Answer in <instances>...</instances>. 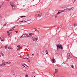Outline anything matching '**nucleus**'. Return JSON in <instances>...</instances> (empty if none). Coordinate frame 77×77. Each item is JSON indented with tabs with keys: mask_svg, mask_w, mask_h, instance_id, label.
Wrapping results in <instances>:
<instances>
[{
	"mask_svg": "<svg viewBox=\"0 0 77 77\" xmlns=\"http://www.w3.org/2000/svg\"><path fill=\"white\" fill-rule=\"evenodd\" d=\"M10 5L12 9H15V2H11L10 3Z\"/></svg>",
	"mask_w": 77,
	"mask_h": 77,
	"instance_id": "obj_1",
	"label": "nucleus"
},
{
	"mask_svg": "<svg viewBox=\"0 0 77 77\" xmlns=\"http://www.w3.org/2000/svg\"><path fill=\"white\" fill-rule=\"evenodd\" d=\"M57 50L58 51H59L60 49L61 50H63V46H62V45H60V44H59L57 45Z\"/></svg>",
	"mask_w": 77,
	"mask_h": 77,
	"instance_id": "obj_2",
	"label": "nucleus"
},
{
	"mask_svg": "<svg viewBox=\"0 0 77 77\" xmlns=\"http://www.w3.org/2000/svg\"><path fill=\"white\" fill-rule=\"evenodd\" d=\"M35 15L38 17H41L42 16L41 13L39 11L35 13Z\"/></svg>",
	"mask_w": 77,
	"mask_h": 77,
	"instance_id": "obj_3",
	"label": "nucleus"
},
{
	"mask_svg": "<svg viewBox=\"0 0 77 77\" xmlns=\"http://www.w3.org/2000/svg\"><path fill=\"white\" fill-rule=\"evenodd\" d=\"M71 57V55L70 54L68 53L67 54V58L68 59H69Z\"/></svg>",
	"mask_w": 77,
	"mask_h": 77,
	"instance_id": "obj_4",
	"label": "nucleus"
},
{
	"mask_svg": "<svg viewBox=\"0 0 77 77\" xmlns=\"http://www.w3.org/2000/svg\"><path fill=\"white\" fill-rule=\"evenodd\" d=\"M69 11V8H66V9H65L64 10H63V12H67V11Z\"/></svg>",
	"mask_w": 77,
	"mask_h": 77,
	"instance_id": "obj_5",
	"label": "nucleus"
},
{
	"mask_svg": "<svg viewBox=\"0 0 77 77\" xmlns=\"http://www.w3.org/2000/svg\"><path fill=\"white\" fill-rule=\"evenodd\" d=\"M26 36L27 37H28V35L26 34H23L21 36V37H22V38H24V37H26Z\"/></svg>",
	"mask_w": 77,
	"mask_h": 77,
	"instance_id": "obj_6",
	"label": "nucleus"
},
{
	"mask_svg": "<svg viewBox=\"0 0 77 77\" xmlns=\"http://www.w3.org/2000/svg\"><path fill=\"white\" fill-rule=\"evenodd\" d=\"M55 72L54 74V76L55 75H56V74H57V72H58V71H59V70L58 69H55Z\"/></svg>",
	"mask_w": 77,
	"mask_h": 77,
	"instance_id": "obj_7",
	"label": "nucleus"
},
{
	"mask_svg": "<svg viewBox=\"0 0 77 77\" xmlns=\"http://www.w3.org/2000/svg\"><path fill=\"white\" fill-rule=\"evenodd\" d=\"M7 63H3V62L2 63V64H0V66H3V65H6Z\"/></svg>",
	"mask_w": 77,
	"mask_h": 77,
	"instance_id": "obj_8",
	"label": "nucleus"
},
{
	"mask_svg": "<svg viewBox=\"0 0 77 77\" xmlns=\"http://www.w3.org/2000/svg\"><path fill=\"white\" fill-rule=\"evenodd\" d=\"M55 59H54V58H53V59L52 60V63H54L56 62V61H55Z\"/></svg>",
	"mask_w": 77,
	"mask_h": 77,
	"instance_id": "obj_9",
	"label": "nucleus"
},
{
	"mask_svg": "<svg viewBox=\"0 0 77 77\" xmlns=\"http://www.w3.org/2000/svg\"><path fill=\"white\" fill-rule=\"evenodd\" d=\"M35 41H38V37H37V36H35Z\"/></svg>",
	"mask_w": 77,
	"mask_h": 77,
	"instance_id": "obj_10",
	"label": "nucleus"
},
{
	"mask_svg": "<svg viewBox=\"0 0 77 77\" xmlns=\"http://www.w3.org/2000/svg\"><path fill=\"white\" fill-rule=\"evenodd\" d=\"M26 23H27L28 24H29L30 23V20H27L26 22Z\"/></svg>",
	"mask_w": 77,
	"mask_h": 77,
	"instance_id": "obj_11",
	"label": "nucleus"
},
{
	"mask_svg": "<svg viewBox=\"0 0 77 77\" xmlns=\"http://www.w3.org/2000/svg\"><path fill=\"white\" fill-rule=\"evenodd\" d=\"M0 40L2 41H3L4 39H3V37H0Z\"/></svg>",
	"mask_w": 77,
	"mask_h": 77,
	"instance_id": "obj_12",
	"label": "nucleus"
},
{
	"mask_svg": "<svg viewBox=\"0 0 77 77\" xmlns=\"http://www.w3.org/2000/svg\"><path fill=\"white\" fill-rule=\"evenodd\" d=\"M3 3H4L3 2L0 3V9L1 8V7H2V5L3 4Z\"/></svg>",
	"mask_w": 77,
	"mask_h": 77,
	"instance_id": "obj_13",
	"label": "nucleus"
},
{
	"mask_svg": "<svg viewBox=\"0 0 77 77\" xmlns=\"http://www.w3.org/2000/svg\"><path fill=\"white\" fill-rule=\"evenodd\" d=\"M32 33H30L29 34V35H28V37H29V38H30V37H32Z\"/></svg>",
	"mask_w": 77,
	"mask_h": 77,
	"instance_id": "obj_14",
	"label": "nucleus"
},
{
	"mask_svg": "<svg viewBox=\"0 0 77 77\" xmlns=\"http://www.w3.org/2000/svg\"><path fill=\"white\" fill-rule=\"evenodd\" d=\"M15 27V26H14L11 29H10V30L9 31V32H10V31H12V30H14V29Z\"/></svg>",
	"mask_w": 77,
	"mask_h": 77,
	"instance_id": "obj_15",
	"label": "nucleus"
},
{
	"mask_svg": "<svg viewBox=\"0 0 77 77\" xmlns=\"http://www.w3.org/2000/svg\"><path fill=\"white\" fill-rule=\"evenodd\" d=\"M68 6L66 5H63V8H66Z\"/></svg>",
	"mask_w": 77,
	"mask_h": 77,
	"instance_id": "obj_16",
	"label": "nucleus"
},
{
	"mask_svg": "<svg viewBox=\"0 0 77 77\" xmlns=\"http://www.w3.org/2000/svg\"><path fill=\"white\" fill-rule=\"evenodd\" d=\"M74 9V8L72 7L70 8H69V11H72V10H73V9Z\"/></svg>",
	"mask_w": 77,
	"mask_h": 77,
	"instance_id": "obj_17",
	"label": "nucleus"
},
{
	"mask_svg": "<svg viewBox=\"0 0 77 77\" xmlns=\"http://www.w3.org/2000/svg\"><path fill=\"white\" fill-rule=\"evenodd\" d=\"M18 48H17V50H18V49H20V45H18L17 46Z\"/></svg>",
	"mask_w": 77,
	"mask_h": 77,
	"instance_id": "obj_18",
	"label": "nucleus"
},
{
	"mask_svg": "<svg viewBox=\"0 0 77 77\" xmlns=\"http://www.w3.org/2000/svg\"><path fill=\"white\" fill-rule=\"evenodd\" d=\"M45 53L47 54H48V51L47 50H46L45 51Z\"/></svg>",
	"mask_w": 77,
	"mask_h": 77,
	"instance_id": "obj_19",
	"label": "nucleus"
},
{
	"mask_svg": "<svg viewBox=\"0 0 77 77\" xmlns=\"http://www.w3.org/2000/svg\"><path fill=\"white\" fill-rule=\"evenodd\" d=\"M77 24L76 23L75 24H74V27H76V26L77 27Z\"/></svg>",
	"mask_w": 77,
	"mask_h": 77,
	"instance_id": "obj_20",
	"label": "nucleus"
},
{
	"mask_svg": "<svg viewBox=\"0 0 77 77\" xmlns=\"http://www.w3.org/2000/svg\"><path fill=\"white\" fill-rule=\"evenodd\" d=\"M5 49H7V48H8V45H6L5 46Z\"/></svg>",
	"mask_w": 77,
	"mask_h": 77,
	"instance_id": "obj_21",
	"label": "nucleus"
},
{
	"mask_svg": "<svg viewBox=\"0 0 77 77\" xmlns=\"http://www.w3.org/2000/svg\"><path fill=\"white\" fill-rule=\"evenodd\" d=\"M21 22H22V23H26V21L24 20H23L21 21Z\"/></svg>",
	"mask_w": 77,
	"mask_h": 77,
	"instance_id": "obj_22",
	"label": "nucleus"
},
{
	"mask_svg": "<svg viewBox=\"0 0 77 77\" xmlns=\"http://www.w3.org/2000/svg\"><path fill=\"white\" fill-rule=\"evenodd\" d=\"M10 63H11V62H9V63L7 62V64H10Z\"/></svg>",
	"mask_w": 77,
	"mask_h": 77,
	"instance_id": "obj_23",
	"label": "nucleus"
},
{
	"mask_svg": "<svg viewBox=\"0 0 77 77\" xmlns=\"http://www.w3.org/2000/svg\"><path fill=\"white\" fill-rule=\"evenodd\" d=\"M27 60H28V62L29 63L30 62V59L29 58H27Z\"/></svg>",
	"mask_w": 77,
	"mask_h": 77,
	"instance_id": "obj_24",
	"label": "nucleus"
},
{
	"mask_svg": "<svg viewBox=\"0 0 77 77\" xmlns=\"http://www.w3.org/2000/svg\"><path fill=\"white\" fill-rule=\"evenodd\" d=\"M13 77H15V73H13Z\"/></svg>",
	"mask_w": 77,
	"mask_h": 77,
	"instance_id": "obj_25",
	"label": "nucleus"
},
{
	"mask_svg": "<svg viewBox=\"0 0 77 77\" xmlns=\"http://www.w3.org/2000/svg\"><path fill=\"white\" fill-rule=\"evenodd\" d=\"M1 55H2V56H4V54H3V53H1Z\"/></svg>",
	"mask_w": 77,
	"mask_h": 77,
	"instance_id": "obj_26",
	"label": "nucleus"
},
{
	"mask_svg": "<svg viewBox=\"0 0 77 77\" xmlns=\"http://www.w3.org/2000/svg\"><path fill=\"white\" fill-rule=\"evenodd\" d=\"M21 57L22 58H23V59H27V58H24L23 57Z\"/></svg>",
	"mask_w": 77,
	"mask_h": 77,
	"instance_id": "obj_27",
	"label": "nucleus"
},
{
	"mask_svg": "<svg viewBox=\"0 0 77 77\" xmlns=\"http://www.w3.org/2000/svg\"><path fill=\"white\" fill-rule=\"evenodd\" d=\"M26 17V16H22L20 17H21V18H23V17Z\"/></svg>",
	"mask_w": 77,
	"mask_h": 77,
	"instance_id": "obj_28",
	"label": "nucleus"
},
{
	"mask_svg": "<svg viewBox=\"0 0 77 77\" xmlns=\"http://www.w3.org/2000/svg\"><path fill=\"white\" fill-rule=\"evenodd\" d=\"M6 26V23H4V24L3 25L4 26Z\"/></svg>",
	"mask_w": 77,
	"mask_h": 77,
	"instance_id": "obj_29",
	"label": "nucleus"
},
{
	"mask_svg": "<svg viewBox=\"0 0 77 77\" xmlns=\"http://www.w3.org/2000/svg\"><path fill=\"white\" fill-rule=\"evenodd\" d=\"M35 38V37H32V39H34Z\"/></svg>",
	"mask_w": 77,
	"mask_h": 77,
	"instance_id": "obj_30",
	"label": "nucleus"
},
{
	"mask_svg": "<svg viewBox=\"0 0 77 77\" xmlns=\"http://www.w3.org/2000/svg\"><path fill=\"white\" fill-rule=\"evenodd\" d=\"M10 35H11V34H8V37H10Z\"/></svg>",
	"mask_w": 77,
	"mask_h": 77,
	"instance_id": "obj_31",
	"label": "nucleus"
},
{
	"mask_svg": "<svg viewBox=\"0 0 77 77\" xmlns=\"http://www.w3.org/2000/svg\"><path fill=\"white\" fill-rule=\"evenodd\" d=\"M37 57H38L39 56V54L38 53H37Z\"/></svg>",
	"mask_w": 77,
	"mask_h": 77,
	"instance_id": "obj_32",
	"label": "nucleus"
},
{
	"mask_svg": "<svg viewBox=\"0 0 77 77\" xmlns=\"http://www.w3.org/2000/svg\"><path fill=\"white\" fill-rule=\"evenodd\" d=\"M71 67L72 68H74V65H72V66H71Z\"/></svg>",
	"mask_w": 77,
	"mask_h": 77,
	"instance_id": "obj_33",
	"label": "nucleus"
},
{
	"mask_svg": "<svg viewBox=\"0 0 77 77\" xmlns=\"http://www.w3.org/2000/svg\"><path fill=\"white\" fill-rule=\"evenodd\" d=\"M60 13H61V12H58L57 14V15H59V14H60Z\"/></svg>",
	"mask_w": 77,
	"mask_h": 77,
	"instance_id": "obj_34",
	"label": "nucleus"
},
{
	"mask_svg": "<svg viewBox=\"0 0 77 77\" xmlns=\"http://www.w3.org/2000/svg\"><path fill=\"white\" fill-rule=\"evenodd\" d=\"M57 15H55V18H57Z\"/></svg>",
	"mask_w": 77,
	"mask_h": 77,
	"instance_id": "obj_35",
	"label": "nucleus"
},
{
	"mask_svg": "<svg viewBox=\"0 0 77 77\" xmlns=\"http://www.w3.org/2000/svg\"><path fill=\"white\" fill-rule=\"evenodd\" d=\"M34 29L35 30V31H37V30H38L36 29V28H34Z\"/></svg>",
	"mask_w": 77,
	"mask_h": 77,
	"instance_id": "obj_36",
	"label": "nucleus"
},
{
	"mask_svg": "<svg viewBox=\"0 0 77 77\" xmlns=\"http://www.w3.org/2000/svg\"><path fill=\"white\" fill-rule=\"evenodd\" d=\"M19 23H20V24H22V23H23V22H21V21H20V22H19Z\"/></svg>",
	"mask_w": 77,
	"mask_h": 77,
	"instance_id": "obj_37",
	"label": "nucleus"
},
{
	"mask_svg": "<svg viewBox=\"0 0 77 77\" xmlns=\"http://www.w3.org/2000/svg\"><path fill=\"white\" fill-rule=\"evenodd\" d=\"M11 48V46H9L8 47V49H10Z\"/></svg>",
	"mask_w": 77,
	"mask_h": 77,
	"instance_id": "obj_38",
	"label": "nucleus"
},
{
	"mask_svg": "<svg viewBox=\"0 0 77 77\" xmlns=\"http://www.w3.org/2000/svg\"><path fill=\"white\" fill-rule=\"evenodd\" d=\"M9 32V31H8L7 32V33L10 34L11 32Z\"/></svg>",
	"mask_w": 77,
	"mask_h": 77,
	"instance_id": "obj_39",
	"label": "nucleus"
},
{
	"mask_svg": "<svg viewBox=\"0 0 77 77\" xmlns=\"http://www.w3.org/2000/svg\"><path fill=\"white\" fill-rule=\"evenodd\" d=\"M32 56H34V54H32Z\"/></svg>",
	"mask_w": 77,
	"mask_h": 77,
	"instance_id": "obj_40",
	"label": "nucleus"
},
{
	"mask_svg": "<svg viewBox=\"0 0 77 77\" xmlns=\"http://www.w3.org/2000/svg\"><path fill=\"white\" fill-rule=\"evenodd\" d=\"M24 65H25V66H28L26 64L24 63Z\"/></svg>",
	"mask_w": 77,
	"mask_h": 77,
	"instance_id": "obj_41",
	"label": "nucleus"
},
{
	"mask_svg": "<svg viewBox=\"0 0 77 77\" xmlns=\"http://www.w3.org/2000/svg\"><path fill=\"white\" fill-rule=\"evenodd\" d=\"M2 18V15L1 14H0V18Z\"/></svg>",
	"mask_w": 77,
	"mask_h": 77,
	"instance_id": "obj_42",
	"label": "nucleus"
},
{
	"mask_svg": "<svg viewBox=\"0 0 77 77\" xmlns=\"http://www.w3.org/2000/svg\"><path fill=\"white\" fill-rule=\"evenodd\" d=\"M25 77H28V75H26Z\"/></svg>",
	"mask_w": 77,
	"mask_h": 77,
	"instance_id": "obj_43",
	"label": "nucleus"
},
{
	"mask_svg": "<svg viewBox=\"0 0 77 77\" xmlns=\"http://www.w3.org/2000/svg\"><path fill=\"white\" fill-rule=\"evenodd\" d=\"M28 57H30V56H29V54L27 55Z\"/></svg>",
	"mask_w": 77,
	"mask_h": 77,
	"instance_id": "obj_44",
	"label": "nucleus"
},
{
	"mask_svg": "<svg viewBox=\"0 0 77 77\" xmlns=\"http://www.w3.org/2000/svg\"><path fill=\"white\" fill-rule=\"evenodd\" d=\"M32 35H34V33H32Z\"/></svg>",
	"mask_w": 77,
	"mask_h": 77,
	"instance_id": "obj_45",
	"label": "nucleus"
},
{
	"mask_svg": "<svg viewBox=\"0 0 77 77\" xmlns=\"http://www.w3.org/2000/svg\"><path fill=\"white\" fill-rule=\"evenodd\" d=\"M32 74H35V72H32Z\"/></svg>",
	"mask_w": 77,
	"mask_h": 77,
	"instance_id": "obj_46",
	"label": "nucleus"
},
{
	"mask_svg": "<svg viewBox=\"0 0 77 77\" xmlns=\"http://www.w3.org/2000/svg\"><path fill=\"white\" fill-rule=\"evenodd\" d=\"M37 32L38 33H39V32L38 31V30H37Z\"/></svg>",
	"mask_w": 77,
	"mask_h": 77,
	"instance_id": "obj_47",
	"label": "nucleus"
},
{
	"mask_svg": "<svg viewBox=\"0 0 77 77\" xmlns=\"http://www.w3.org/2000/svg\"><path fill=\"white\" fill-rule=\"evenodd\" d=\"M59 27H57V29H59Z\"/></svg>",
	"mask_w": 77,
	"mask_h": 77,
	"instance_id": "obj_48",
	"label": "nucleus"
},
{
	"mask_svg": "<svg viewBox=\"0 0 77 77\" xmlns=\"http://www.w3.org/2000/svg\"><path fill=\"white\" fill-rule=\"evenodd\" d=\"M23 66L24 67H25V68H26V67L25 66H24V65H23Z\"/></svg>",
	"mask_w": 77,
	"mask_h": 77,
	"instance_id": "obj_49",
	"label": "nucleus"
},
{
	"mask_svg": "<svg viewBox=\"0 0 77 77\" xmlns=\"http://www.w3.org/2000/svg\"><path fill=\"white\" fill-rule=\"evenodd\" d=\"M21 65H22V66H23V64H21Z\"/></svg>",
	"mask_w": 77,
	"mask_h": 77,
	"instance_id": "obj_50",
	"label": "nucleus"
},
{
	"mask_svg": "<svg viewBox=\"0 0 77 77\" xmlns=\"http://www.w3.org/2000/svg\"><path fill=\"white\" fill-rule=\"evenodd\" d=\"M16 32L17 33H18V31H16Z\"/></svg>",
	"mask_w": 77,
	"mask_h": 77,
	"instance_id": "obj_51",
	"label": "nucleus"
},
{
	"mask_svg": "<svg viewBox=\"0 0 77 77\" xmlns=\"http://www.w3.org/2000/svg\"><path fill=\"white\" fill-rule=\"evenodd\" d=\"M33 41H35V40H34V39H32Z\"/></svg>",
	"mask_w": 77,
	"mask_h": 77,
	"instance_id": "obj_52",
	"label": "nucleus"
},
{
	"mask_svg": "<svg viewBox=\"0 0 77 77\" xmlns=\"http://www.w3.org/2000/svg\"><path fill=\"white\" fill-rule=\"evenodd\" d=\"M12 48H11H11L10 49H12Z\"/></svg>",
	"mask_w": 77,
	"mask_h": 77,
	"instance_id": "obj_53",
	"label": "nucleus"
},
{
	"mask_svg": "<svg viewBox=\"0 0 77 77\" xmlns=\"http://www.w3.org/2000/svg\"><path fill=\"white\" fill-rule=\"evenodd\" d=\"M20 38H23V37H21V36H20Z\"/></svg>",
	"mask_w": 77,
	"mask_h": 77,
	"instance_id": "obj_54",
	"label": "nucleus"
},
{
	"mask_svg": "<svg viewBox=\"0 0 77 77\" xmlns=\"http://www.w3.org/2000/svg\"><path fill=\"white\" fill-rule=\"evenodd\" d=\"M75 1H76V0H74V2H75Z\"/></svg>",
	"mask_w": 77,
	"mask_h": 77,
	"instance_id": "obj_55",
	"label": "nucleus"
},
{
	"mask_svg": "<svg viewBox=\"0 0 77 77\" xmlns=\"http://www.w3.org/2000/svg\"><path fill=\"white\" fill-rule=\"evenodd\" d=\"M74 3V1L73 2V3Z\"/></svg>",
	"mask_w": 77,
	"mask_h": 77,
	"instance_id": "obj_56",
	"label": "nucleus"
},
{
	"mask_svg": "<svg viewBox=\"0 0 77 77\" xmlns=\"http://www.w3.org/2000/svg\"><path fill=\"white\" fill-rule=\"evenodd\" d=\"M36 77V76H34L33 77Z\"/></svg>",
	"mask_w": 77,
	"mask_h": 77,
	"instance_id": "obj_57",
	"label": "nucleus"
},
{
	"mask_svg": "<svg viewBox=\"0 0 77 77\" xmlns=\"http://www.w3.org/2000/svg\"><path fill=\"white\" fill-rule=\"evenodd\" d=\"M1 57V55H0V57Z\"/></svg>",
	"mask_w": 77,
	"mask_h": 77,
	"instance_id": "obj_58",
	"label": "nucleus"
},
{
	"mask_svg": "<svg viewBox=\"0 0 77 77\" xmlns=\"http://www.w3.org/2000/svg\"><path fill=\"white\" fill-rule=\"evenodd\" d=\"M32 77H33V76H32Z\"/></svg>",
	"mask_w": 77,
	"mask_h": 77,
	"instance_id": "obj_59",
	"label": "nucleus"
}]
</instances>
